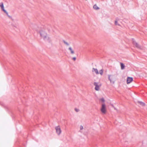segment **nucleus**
<instances>
[{
  "label": "nucleus",
  "instance_id": "nucleus-9",
  "mask_svg": "<svg viewBox=\"0 0 147 147\" xmlns=\"http://www.w3.org/2000/svg\"><path fill=\"white\" fill-rule=\"evenodd\" d=\"M92 72H95L96 74H99V72L96 68H93L92 69Z\"/></svg>",
  "mask_w": 147,
  "mask_h": 147
},
{
  "label": "nucleus",
  "instance_id": "nucleus-6",
  "mask_svg": "<svg viewBox=\"0 0 147 147\" xmlns=\"http://www.w3.org/2000/svg\"><path fill=\"white\" fill-rule=\"evenodd\" d=\"M133 80V78L132 77H128L127 78V84L130 83Z\"/></svg>",
  "mask_w": 147,
  "mask_h": 147
},
{
  "label": "nucleus",
  "instance_id": "nucleus-5",
  "mask_svg": "<svg viewBox=\"0 0 147 147\" xmlns=\"http://www.w3.org/2000/svg\"><path fill=\"white\" fill-rule=\"evenodd\" d=\"M94 85L95 86V89L96 91H98L100 89L99 86L98 85V83L96 82H94Z\"/></svg>",
  "mask_w": 147,
  "mask_h": 147
},
{
  "label": "nucleus",
  "instance_id": "nucleus-15",
  "mask_svg": "<svg viewBox=\"0 0 147 147\" xmlns=\"http://www.w3.org/2000/svg\"><path fill=\"white\" fill-rule=\"evenodd\" d=\"M99 73L101 75H102L103 73V70L102 69H101L99 71Z\"/></svg>",
  "mask_w": 147,
  "mask_h": 147
},
{
  "label": "nucleus",
  "instance_id": "nucleus-16",
  "mask_svg": "<svg viewBox=\"0 0 147 147\" xmlns=\"http://www.w3.org/2000/svg\"><path fill=\"white\" fill-rule=\"evenodd\" d=\"M5 13H6V14L7 15L8 17H9V18H11V16H10L9 15H8V12L7 11H6V12H4Z\"/></svg>",
  "mask_w": 147,
  "mask_h": 147
},
{
  "label": "nucleus",
  "instance_id": "nucleus-2",
  "mask_svg": "<svg viewBox=\"0 0 147 147\" xmlns=\"http://www.w3.org/2000/svg\"><path fill=\"white\" fill-rule=\"evenodd\" d=\"M133 41V44L137 48L139 49H141V46L138 44L137 42H136L134 39V38L132 39Z\"/></svg>",
  "mask_w": 147,
  "mask_h": 147
},
{
  "label": "nucleus",
  "instance_id": "nucleus-8",
  "mask_svg": "<svg viewBox=\"0 0 147 147\" xmlns=\"http://www.w3.org/2000/svg\"><path fill=\"white\" fill-rule=\"evenodd\" d=\"M111 75H108V79L110 81V82L111 83H112V84H114L115 83V82H114V81H112V80L113 79L112 78H111Z\"/></svg>",
  "mask_w": 147,
  "mask_h": 147
},
{
  "label": "nucleus",
  "instance_id": "nucleus-14",
  "mask_svg": "<svg viewBox=\"0 0 147 147\" xmlns=\"http://www.w3.org/2000/svg\"><path fill=\"white\" fill-rule=\"evenodd\" d=\"M63 41L64 42V43L66 45H67V46H69V44L68 42H66L65 40H63Z\"/></svg>",
  "mask_w": 147,
  "mask_h": 147
},
{
  "label": "nucleus",
  "instance_id": "nucleus-1",
  "mask_svg": "<svg viewBox=\"0 0 147 147\" xmlns=\"http://www.w3.org/2000/svg\"><path fill=\"white\" fill-rule=\"evenodd\" d=\"M39 33L40 36L43 38L44 40L47 41L49 42H51V40L50 38L47 36V34L43 30H40L39 31Z\"/></svg>",
  "mask_w": 147,
  "mask_h": 147
},
{
  "label": "nucleus",
  "instance_id": "nucleus-18",
  "mask_svg": "<svg viewBox=\"0 0 147 147\" xmlns=\"http://www.w3.org/2000/svg\"><path fill=\"white\" fill-rule=\"evenodd\" d=\"M100 100L102 102H104L105 101V100L103 98H101L100 99Z\"/></svg>",
  "mask_w": 147,
  "mask_h": 147
},
{
  "label": "nucleus",
  "instance_id": "nucleus-17",
  "mask_svg": "<svg viewBox=\"0 0 147 147\" xmlns=\"http://www.w3.org/2000/svg\"><path fill=\"white\" fill-rule=\"evenodd\" d=\"M115 24L116 25L120 26V25L118 24L117 21H115Z\"/></svg>",
  "mask_w": 147,
  "mask_h": 147
},
{
  "label": "nucleus",
  "instance_id": "nucleus-19",
  "mask_svg": "<svg viewBox=\"0 0 147 147\" xmlns=\"http://www.w3.org/2000/svg\"><path fill=\"white\" fill-rule=\"evenodd\" d=\"M75 111L76 112H78L79 111V109L76 108L75 109Z\"/></svg>",
  "mask_w": 147,
  "mask_h": 147
},
{
  "label": "nucleus",
  "instance_id": "nucleus-20",
  "mask_svg": "<svg viewBox=\"0 0 147 147\" xmlns=\"http://www.w3.org/2000/svg\"><path fill=\"white\" fill-rule=\"evenodd\" d=\"M83 126L82 125H81L80 126V130H82L83 129Z\"/></svg>",
  "mask_w": 147,
  "mask_h": 147
},
{
  "label": "nucleus",
  "instance_id": "nucleus-4",
  "mask_svg": "<svg viewBox=\"0 0 147 147\" xmlns=\"http://www.w3.org/2000/svg\"><path fill=\"white\" fill-rule=\"evenodd\" d=\"M55 129L58 135H59L61 133V130L59 126H58L56 127H55Z\"/></svg>",
  "mask_w": 147,
  "mask_h": 147
},
{
  "label": "nucleus",
  "instance_id": "nucleus-7",
  "mask_svg": "<svg viewBox=\"0 0 147 147\" xmlns=\"http://www.w3.org/2000/svg\"><path fill=\"white\" fill-rule=\"evenodd\" d=\"M0 6L1 7V9L4 12H6V10L4 8V6L3 3L1 2L0 3Z\"/></svg>",
  "mask_w": 147,
  "mask_h": 147
},
{
  "label": "nucleus",
  "instance_id": "nucleus-10",
  "mask_svg": "<svg viewBox=\"0 0 147 147\" xmlns=\"http://www.w3.org/2000/svg\"><path fill=\"white\" fill-rule=\"evenodd\" d=\"M69 50H70V51L71 53V54H74V51L72 49V48L71 47H70L69 48Z\"/></svg>",
  "mask_w": 147,
  "mask_h": 147
},
{
  "label": "nucleus",
  "instance_id": "nucleus-21",
  "mask_svg": "<svg viewBox=\"0 0 147 147\" xmlns=\"http://www.w3.org/2000/svg\"><path fill=\"white\" fill-rule=\"evenodd\" d=\"M72 59H73L74 61H75L76 59V58L75 57H73L72 58Z\"/></svg>",
  "mask_w": 147,
  "mask_h": 147
},
{
  "label": "nucleus",
  "instance_id": "nucleus-11",
  "mask_svg": "<svg viewBox=\"0 0 147 147\" xmlns=\"http://www.w3.org/2000/svg\"><path fill=\"white\" fill-rule=\"evenodd\" d=\"M120 65H121V69L122 70L123 69H124L125 67V65L124 64L122 63H121Z\"/></svg>",
  "mask_w": 147,
  "mask_h": 147
},
{
  "label": "nucleus",
  "instance_id": "nucleus-12",
  "mask_svg": "<svg viewBox=\"0 0 147 147\" xmlns=\"http://www.w3.org/2000/svg\"><path fill=\"white\" fill-rule=\"evenodd\" d=\"M138 103H139V104L142 106H144L145 105V103L142 102L138 101Z\"/></svg>",
  "mask_w": 147,
  "mask_h": 147
},
{
  "label": "nucleus",
  "instance_id": "nucleus-13",
  "mask_svg": "<svg viewBox=\"0 0 147 147\" xmlns=\"http://www.w3.org/2000/svg\"><path fill=\"white\" fill-rule=\"evenodd\" d=\"M93 8L94 9L96 10H98L99 9V8L98 7L96 4L94 5Z\"/></svg>",
  "mask_w": 147,
  "mask_h": 147
},
{
  "label": "nucleus",
  "instance_id": "nucleus-3",
  "mask_svg": "<svg viewBox=\"0 0 147 147\" xmlns=\"http://www.w3.org/2000/svg\"><path fill=\"white\" fill-rule=\"evenodd\" d=\"M101 112L104 114H105L106 113V106L105 104L104 103L102 104V107L101 109Z\"/></svg>",
  "mask_w": 147,
  "mask_h": 147
}]
</instances>
